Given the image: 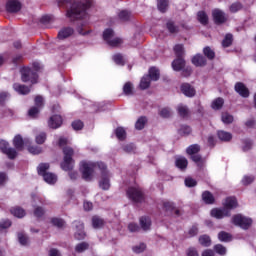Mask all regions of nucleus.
Instances as JSON below:
<instances>
[{"label":"nucleus","instance_id":"09e8293b","mask_svg":"<svg viewBox=\"0 0 256 256\" xmlns=\"http://www.w3.org/2000/svg\"><path fill=\"white\" fill-rule=\"evenodd\" d=\"M233 44V35L227 34L222 41V47H231Z\"/></svg>","mask_w":256,"mask_h":256},{"label":"nucleus","instance_id":"3c124183","mask_svg":"<svg viewBox=\"0 0 256 256\" xmlns=\"http://www.w3.org/2000/svg\"><path fill=\"white\" fill-rule=\"evenodd\" d=\"M203 53L208 59H215V51H213L209 46L203 49Z\"/></svg>","mask_w":256,"mask_h":256},{"label":"nucleus","instance_id":"7c9ffc66","mask_svg":"<svg viewBox=\"0 0 256 256\" xmlns=\"http://www.w3.org/2000/svg\"><path fill=\"white\" fill-rule=\"evenodd\" d=\"M87 249H89V243L80 242V243L76 244L74 251H75V253H85V251H87Z\"/></svg>","mask_w":256,"mask_h":256},{"label":"nucleus","instance_id":"f03ea898","mask_svg":"<svg viewBox=\"0 0 256 256\" xmlns=\"http://www.w3.org/2000/svg\"><path fill=\"white\" fill-rule=\"evenodd\" d=\"M58 7H70L67 17L75 21L76 19H87V9L93 7V0H86L85 3L73 2V0H58Z\"/></svg>","mask_w":256,"mask_h":256},{"label":"nucleus","instance_id":"412c9836","mask_svg":"<svg viewBox=\"0 0 256 256\" xmlns=\"http://www.w3.org/2000/svg\"><path fill=\"white\" fill-rule=\"evenodd\" d=\"M140 227L143 231H150L151 230V218L147 216H142L140 218Z\"/></svg>","mask_w":256,"mask_h":256},{"label":"nucleus","instance_id":"c9c22d12","mask_svg":"<svg viewBox=\"0 0 256 256\" xmlns=\"http://www.w3.org/2000/svg\"><path fill=\"white\" fill-rule=\"evenodd\" d=\"M201 151V146H199L198 144H193V145H190L187 149H186V153L188 155H197V153Z\"/></svg>","mask_w":256,"mask_h":256},{"label":"nucleus","instance_id":"4be33fe9","mask_svg":"<svg viewBox=\"0 0 256 256\" xmlns=\"http://www.w3.org/2000/svg\"><path fill=\"white\" fill-rule=\"evenodd\" d=\"M237 207V199L233 197H229L225 200L224 209L231 211V209H236Z\"/></svg>","mask_w":256,"mask_h":256},{"label":"nucleus","instance_id":"4468645a","mask_svg":"<svg viewBox=\"0 0 256 256\" xmlns=\"http://www.w3.org/2000/svg\"><path fill=\"white\" fill-rule=\"evenodd\" d=\"M74 33H75V30H73V28H71V27H64V28L59 30V32H58V39L60 41H63L65 39H69V37H71V35H73Z\"/></svg>","mask_w":256,"mask_h":256},{"label":"nucleus","instance_id":"8fccbe9b","mask_svg":"<svg viewBox=\"0 0 256 256\" xmlns=\"http://www.w3.org/2000/svg\"><path fill=\"white\" fill-rule=\"evenodd\" d=\"M167 29L169 33H172V34L179 33V26L175 25L174 22L169 21L167 23Z\"/></svg>","mask_w":256,"mask_h":256},{"label":"nucleus","instance_id":"603ef678","mask_svg":"<svg viewBox=\"0 0 256 256\" xmlns=\"http://www.w3.org/2000/svg\"><path fill=\"white\" fill-rule=\"evenodd\" d=\"M123 92L126 95H133V84L131 82H126L123 86Z\"/></svg>","mask_w":256,"mask_h":256},{"label":"nucleus","instance_id":"864d4df0","mask_svg":"<svg viewBox=\"0 0 256 256\" xmlns=\"http://www.w3.org/2000/svg\"><path fill=\"white\" fill-rule=\"evenodd\" d=\"M114 63H116V65H125V58H123V55L121 54H115L113 57H112Z\"/></svg>","mask_w":256,"mask_h":256},{"label":"nucleus","instance_id":"bf43d9fd","mask_svg":"<svg viewBox=\"0 0 256 256\" xmlns=\"http://www.w3.org/2000/svg\"><path fill=\"white\" fill-rule=\"evenodd\" d=\"M243 9V5L240 2H235L230 6L231 13H237V11H241Z\"/></svg>","mask_w":256,"mask_h":256},{"label":"nucleus","instance_id":"338daca9","mask_svg":"<svg viewBox=\"0 0 256 256\" xmlns=\"http://www.w3.org/2000/svg\"><path fill=\"white\" fill-rule=\"evenodd\" d=\"M189 133H191V127H189V126H182L179 129V134L180 135H189Z\"/></svg>","mask_w":256,"mask_h":256},{"label":"nucleus","instance_id":"c85d7f7f","mask_svg":"<svg viewBox=\"0 0 256 256\" xmlns=\"http://www.w3.org/2000/svg\"><path fill=\"white\" fill-rule=\"evenodd\" d=\"M103 225H105V220H103V218L99 216H94L92 218V226L94 227V229H101Z\"/></svg>","mask_w":256,"mask_h":256},{"label":"nucleus","instance_id":"6e6552de","mask_svg":"<svg viewBox=\"0 0 256 256\" xmlns=\"http://www.w3.org/2000/svg\"><path fill=\"white\" fill-rule=\"evenodd\" d=\"M0 151L7 155L10 159H15L17 157V150L15 148L9 147V143L5 140H0Z\"/></svg>","mask_w":256,"mask_h":256},{"label":"nucleus","instance_id":"423d86ee","mask_svg":"<svg viewBox=\"0 0 256 256\" xmlns=\"http://www.w3.org/2000/svg\"><path fill=\"white\" fill-rule=\"evenodd\" d=\"M127 195L134 203H143V201H145L143 191L139 187H130L127 190Z\"/></svg>","mask_w":256,"mask_h":256},{"label":"nucleus","instance_id":"393cba45","mask_svg":"<svg viewBox=\"0 0 256 256\" xmlns=\"http://www.w3.org/2000/svg\"><path fill=\"white\" fill-rule=\"evenodd\" d=\"M132 17L133 15L131 14V12H129V10H121L118 13V19L123 23H125V21H131Z\"/></svg>","mask_w":256,"mask_h":256},{"label":"nucleus","instance_id":"0eeeda50","mask_svg":"<svg viewBox=\"0 0 256 256\" xmlns=\"http://www.w3.org/2000/svg\"><path fill=\"white\" fill-rule=\"evenodd\" d=\"M232 223L237 227H241V229H248L249 227H251V223H253V220L241 214H237L232 217Z\"/></svg>","mask_w":256,"mask_h":256},{"label":"nucleus","instance_id":"f704fd0d","mask_svg":"<svg viewBox=\"0 0 256 256\" xmlns=\"http://www.w3.org/2000/svg\"><path fill=\"white\" fill-rule=\"evenodd\" d=\"M218 138L220 139V141H231V139H233V135H231V133L229 132H225L223 130L218 131Z\"/></svg>","mask_w":256,"mask_h":256},{"label":"nucleus","instance_id":"6ab92c4d","mask_svg":"<svg viewBox=\"0 0 256 256\" xmlns=\"http://www.w3.org/2000/svg\"><path fill=\"white\" fill-rule=\"evenodd\" d=\"M192 63L195 67H205V65H207V59H205L201 54H196L192 58Z\"/></svg>","mask_w":256,"mask_h":256},{"label":"nucleus","instance_id":"ea45409f","mask_svg":"<svg viewBox=\"0 0 256 256\" xmlns=\"http://www.w3.org/2000/svg\"><path fill=\"white\" fill-rule=\"evenodd\" d=\"M11 214L14 215V217H18V219H21L25 217V210H23V208L20 207L12 208Z\"/></svg>","mask_w":256,"mask_h":256},{"label":"nucleus","instance_id":"7ed1b4c3","mask_svg":"<svg viewBox=\"0 0 256 256\" xmlns=\"http://www.w3.org/2000/svg\"><path fill=\"white\" fill-rule=\"evenodd\" d=\"M73 148L66 146L63 148V154H64V160L61 163V169L63 171H70L69 177L73 181L79 177V173L77 171H73V168L75 167V161H73Z\"/></svg>","mask_w":256,"mask_h":256},{"label":"nucleus","instance_id":"473e14b6","mask_svg":"<svg viewBox=\"0 0 256 256\" xmlns=\"http://www.w3.org/2000/svg\"><path fill=\"white\" fill-rule=\"evenodd\" d=\"M192 161L198 165L200 169H203V166L205 165V159L201 157L199 154H194L191 156Z\"/></svg>","mask_w":256,"mask_h":256},{"label":"nucleus","instance_id":"9b49d317","mask_svg":"<svg viewBox=\"0 0 256 256\" xmlns=\"http://www.w3.org/2000/svg\"><path fill=\"white\" fill-rule=\"evenodd\" d=\"M211 216L215 217V219H223V217H231V211L227 208H214L211 210Z\"/></svg>","mask_w":256,"mask_h":256},{"label":"nucleus","instance_id":"58836bf2","mask_svg":"<svg viewBox=\"0 0 256 256\" xmlns=\"http://www.w3.org/2000/svg\"><path fill=\"white\" fill-rule=\"evenodd\" d=\"M225 101L223 100V98H216L213 102H212V109H214L215 111H219V109H221L224 105Z\"/></svg>","mask_w":256,"mask_h":256},{"label":"nucleus","instance_id":"69168bd1","mask_svg":"<svg viewBox=\"0 0 256 256\" xmlns=\"http://www.w3.org/2000/svg\"><path fill=\"white\" fill-rule=\"evenodd\" d=\"M185 185L186 187H195L197 186V181L191 177H187L185 179Z\"/></svg>","mask_w":256,"mask_h":256},{"label":"nucleus","instance_id":"b1692460","mask_svg":"<svg viewBox=\"0 0 256 256\" xmlns=\"http://www.w3.org/2000/svg\"><path fill=\"white\" fill-rule=\"evenodd\" d=\"M202 200L207 205H213V203H215V197L209 191H205V192L202 193Z\"/></svg>","mask_w":256,"mask_h":256},{"label":"nucleus","instance_id":"72a5a7b5","mask_svg":"<svg viewBox=\"0 0 256 256\" xmlns=\"http://www.w3.org/2000/svg\"><path fill=\"white\" fill-rule=\"evenodd\" d=\"M38 175H41L42 177H45V175H47V171H49V163H41L39 164L38 168Z\"/></svg>","mask_w":256,"mask_h":256},{"label":"nucleus","instance_id":"37998d69","mask_svg":"<svg viewBox=\"0 0 256 256\" xmlns=\"http://www.w3.org/2000/svg\"><path fill=\"white\" fill-rule=\"evenodd\" d=\"M199 243L204 247H209L211 245V238L208 235H202L199 237Z\"/></svg>","mask_w":256,"mask_h":256},{"label":"nucleus","instance_id":"5701e85b","mask_svg":"<svg viewBox=\"0 0 256 256\" xmlns=\"http://www.w3.org/2000/svg\"><path fill=\"white\" fill-rule=\"evenodd\" d=\"M13 145L17 151H23V145H25V141H23V137L21 135H17L13 139Z\"/></svg>","mask_w":256,"mask_h":256},{"label":"nucleus","instance_id":"9d476101","mask_svg":"<svg viewBox=\"0 0 256 256\" xmlns=\"http://www.w3.org/2000/svg\"><path fill=\"white\" fill-rule=\"evenodd\" d=\"M212 16L216 25H222V23H225L227 21V16L225 15V12H223V10L214 9L212 11Z\"/></svg>","mask_w":256,"mask_h":256},{"label":"nucleus","instance_id":"052dcab7","mask_svg":"<svg viewBox=\"0 0 256 256\" xmlns=\"http://www.w3.org/2000/svg\"><path fill=\"white\" fill-rule=\"evenodd\" d=\"M51 223L55 227H59V228L64 227L65 225V221H63V219L61 218H52Z\"/></svg>","mask_w":256,"mask_h":256},{"label":"nucleus","instance_id":"de8ad7c7","mask_svg":"<svg viewBox=\"0 0 256 256\" xmlns=\"http://www.w3.org/2000/svg\"><path fill=\"white\" fill-rule=\"evenodd\" d=\"M214 251H216L218 255H227V248L222 244H216L214 246Z\"/></svg>","mask_w":256,"mask_h":256},{"label":"nucleus","instance_id":"f257e3e1","mask_svg":"<svg viewBox=\"0 0 256 256\" xmlns=\"http://www.w3.org/2000/svg\"><path fill=\"white\" fill-rule=\"evenodd\" d=\"M95 169L100 170L99 187L102 188L103 191H109V188L111 187V174H109L107 165H105L103 162L94 163L82 161L80 163V173H82V179H84V181H92Z\"/></svg>","mask_w":256,"mask_h":256},{"label":"nucleus","instance_id":"a211bd4d","mask_svg":"<svg viewBox=\"0 0 256 256\" xmlns=\"http://www.w3.org/2000/svg\"><path fill=\"white\" fill-rule=\"evenodd\" d=\"M13 89L16 91V93H19V95H29V93H31V88L19 83H15L13 85Z\"/></svg>","mask_w":256,"mask_h":256},{"label":"nucleus","instance_id":"79ce46f5","mask_svg":"<svg viewBox=\"0 0 256 256\" xmlns=\"http://www.w3.org/2000/svg\"><path fill=\"white\" fill-rule=\"evenodd\" d=\"M174 53H175L176 57H183V55H185V49L183 48V44L175 45Z\"/></svg>","mask_w":256,"mask_h":256},{"label":"nucleus","instance_id":"a878e982","mask_svg":"<svg viewBox=\"0 0 256 256\" xmlns=\"http://www.w3.org/2000/svg\"><path fill=\"white\" fill-rule=\"evenodd\" d=\"M218 239L223 243H230V241H233V235H231L229 232L221 231L218 233Z\"/></svg>","mask_w":256,"mask_h":256},{"label":"nucleus","instance_id":"20e7f679","mask_svg":"<svg viewBox=\"0 0 256 256\" xmlns=\"http://www.w3.org/2000/svg\"><path fill=\"white\" fill-rule=\"evenodd\" d=\"M103 39L110 45V47H119V45L123 43L121 38L115 37V32L111 28H108L103 32Z\"/></svg>","mask_w":256,"mask_h":256},{"label":"nucleus","instance_id":"6e6d98bb","mask_svg":"<svg viewBox=\"0 0 256 256\" xmlns=\"http://www.w3.org/2000/svg\"><path fill=\"white\" fill-rule=\"evenodd\" d=\"M123 151L125 153H135V150L137 149V147H135V144L133 143H130V144H125L123 147H122Z\"/></svg>","mask_w":256,"mask_h":256},{"label":"nucleus","instance_id":"13d9d810","mask_svg":"<svg viewBox=\"0 0 256 256\" xmlns=\"http://www.w3.org/2000/svg\"><path fill=\"white\" fill-rule=\"evenodd\" d=\"M18 241L22 245H29V237L23 233H18Z\"/></svg>","mask_w":256,"mask_h":256},{"label":"nucleus","instance_id":"a19ab883","mask_svg":"<svg viewBox=\"0 0 256 256\" xmlns=\"http://www.w3.org/2000/svg\"><path fill=\"white\" fill-rule=\"evenodd\" d=\"M151 85V78L149 76H144L140 81V89L145 90L149 89Z\"/></svg>","mask_w":256,"mask_h":256},{"label":"nucleus","instance_id":"1a4fd4ad","mask_svg":"<svg viewBox=\"0 0 256 256\" xmlns=\"http://www.w3.org/2000/svg\"><path fill=\"white\" fill-rule=\"evenodd\" d=\"M73 227L75 229L74 237L77 239V241H82V239H85V227L83 226V223L81 221H74Z\"/></svg>","mask_w":256,"mask_h":256},{"label":"nucleus","instance_id":"c756f323","mask_svg":"<svg viewBox=\"0 0 256 256\" xmlns=\"http://www.w3.org/2000/svg\"><path fill=\"white\" fill-rule=\"evenodd\" d=\"M157 7L161 13H166L169 9V0H157Z\"/></svg>","mask_w":256,"mask_h":256},{"label":"nucleus","instance_id":"e433bc0d","mask_svg":"<svg viewBox=\"0 0 256 256\" xmlns=\"http://www.w3.org/2000/svg\"><path fill=\"white\" fill-rule=\"evenodd\" d=\"M115 135L119 141H125V138L127 137V132H125V128L123 127H118L115 130Z\"/></svg>","mask_w":256,"mask_h":256},{"label":"nucleus","instance_id":"680f3d73","mask_svg":"<svg viewBox=\"0 0 256 256\" xmlns=\"http://www.w3.org/2000/svg\"><path fill=\"white\" fill-rule=\"evenodd\" d=\"M28 151L32 155H39V154H41L43 152L41 147H37V146H30V147H28Z\"/></svg>","mask_w":256,"mask_h":256},{"label":"nucleus","instance_id":"bb28decb","mask_svg":"<svg viewBox=\"0 0 256 256\" xmlns=\"http://www.w3.org/2000/svg\"><path fill=\"white\" fill-rule=\"evenodd\" d=\"M176 167L178 169H181L182 171L187 169V165H189V162L187 161V158L185 157H178L176 158Z\"/></svg>","mask_w":256,"mask_h":256},{"label":"nucleus","instance_id":"cd10ccee","mask_svg":"<svg viewBox=\"0 0 256 256\" xmlns=\"http://www.w3.org/2000/svg\"><path fill=\"white\" fill-rule=\"evenodd\" d=\"M43 179L49 185H55V183H57V175H55L51 172H48L47 174H44Z\"/></svg>","mask_w":256,"mask_h":256},{"label":"nucleus","instance_id":"dca6fc26","mask_svg":"<svg viewBox=\"0 0 256 256\" xmlns=\"http://www.w3.org/2000/svg\"><path fill=\"white\" fill-rule=\"evenodd\" d=\"M236 93H238L241 97L247 98L249 97V89L242 82H237L234 87Z\"/></svg>","mask_w":256,"mask_h":256},{"label":"nucleus","instance_id":"e2e57ef3","mask_svg":"<svg viewBox=\"0 0 256 256\" xmlns=\"http://www.w3.org/2000/svg\"><path fill=\"white\" fill-rule=\"evenodd\" d=\"M28 115L32 119H35V117H37L39 115V108H37V106L30 108L28 111Z\"/></svg>","mask_w":256,"mask_h":256},{"label":"nucleus","instance_id":"4c0bfd02","mask_svg":"<svg viewBox=\"0 0 256 256\" xmlns=\"http://www.w3.org/2000/svg\"><path fill=\"white\" fill-rule=\"evenodd\" d=\"M151 81H159V70L157 68L152 67L149 70V75H147Z\"/></svg>","mask_w":256,"mask_h":256},{"label":"nucleus","instance_id":"c03bdc74","mask_svg":"<svg viewBox=\"0 0 256 256\" xmlns=\"http://www.w3.org/2000/svg\"><path fill=\"white\" fill-rule=\"evenodd\" d=\"M221 119H222V122L225 123V125H229L233 123V115L227 112L222 113Z\"/></svg>","mask_w":256,"mask_h":256},{"label":"nucleus","instance_id":"a18cd8bd","mask_svg":"<svg viewBox=\"0 0 256 256\" xmlns=\"http://www.w3.org/2000/svg\"><path fill=\"white\" fill-rule=\"evenodd\" d=\"M177 111L180 117H188L189 115V108H187V106L179 105Z\"/></svg>","mask_w":256,"mask_h":256},{"label":"nucleus","instance_id":"39448f33","mask_svg":"<svg viewBox=\"0 0 256 256\" xmlns=\"http://www.w3.org/2000/svg\"><path fill=\"white\" fill-rule=\"evenodd\" d=\"M21 75L23 83H32V85H35V83H37V79H39L37 72L28 67H25L21 70Z\"/></svg>","mask_w":256,"mask_h":256},{"label":"nucleus","instance_id":"5fc2aeb1","mask_svg":"<svg viewBox=\"0 0 256 256\" xmlns=\"http://www.w3.org/2000/svg\"><path fill=\"white\" fill-rule=\"evenodd\" d=\"M46 140H47V134L45 132H41L36 136V143L38 145H43Z\"/></svg>","mask_w":256,"mask_h":256},{"label":"nucleus","instance_id":"4d7b16f0","mask_svg":"<svg viewBox=\"0 0 256 256\" xmlns=\"http://www.w3.org/2000/svg\"><path fill=\"white\" fill-rule=\"evenodd\" d=\"M173 115V112L171 111V108H162L160 110V116L164 119H168V117H171Z\"/></svg>","mask_w":256,"mask_h":256},{"label":"nucleus","instance_id":"2f4dec72","mask_svg":"<svg viewBox=\"0 0 256 256\" xmlns=\"http://www.w3.org/2000/svg\"><path fill=\"white\" fill-rule=\"evenodd\" d=\"M197 19L201 25H207L209 23V16H207V13L205 11H199L197 13Z\"/></svg>","mask_w":256,"mask_h":256},{"label":"nucleus","instance_id":"f3484780","mask_svg":"<svg viewBox=\"0 0 256 256\" xmlns=\"http://www.w3.org/2000/svg\"><path fill=\"white\" fill-rule=\"evenodd\" d=\"M181 91L186 97H195V88L189 83L182 84Z\"/></svg>","mask_w":256,"mask_h":256},{"label":"nucleus","instance_id":"2eb2a0df","mask_svg":"<svg viewBox=\"0 0 256 256\" xmlns=\"http://www.w3.org/2000/svg\"><path fill=\"white\" fill-rule=\"evenodd\" d=\"M37 201L39 203H43V198H40L39 196L34 197V215L35 217H43L45 215V209L41 206H37Z\"/></svg>","mask_w":256,"mask_h":256},{"label":"nucleus","instance_id":"774afa93","mask_svg":"<svg viewBox=\"0 0 256 256\" xmlns=\"http://www.w3.org/2000/svg\"><path fill=\"white\" fill-rule=\"evenodd\" d=\"M48 256H61V252L57 248H52L49 250Z\"/></svg>","mask_w":256,"mask_h":256},{"label":"nucleus","instance_id":"49530a36","mask_svg":"<svg viewBox=\"0 0 256 256\" xmlns=\"http://www.w3.org/2000/svg\"><path fill=\"white\" fill-rule=\"evenodd\" d=\"M145 123H147V118L146 117H140L135 124V128L141 131V129L145 128Z\"/></svg>","mask_w":256,"mask_h":256},{"label":"nucleus","instance_id":"0e129e2a","mask_svg":"<svg viewBox=\"0 0 256 256\" xmlns=\"http://www.w3.org/2000/svg\"><path fill=\"white\" fill-rule=\"evenodd\" d=\"M146 247L147 246H145V244L141 243V244L134 246L132 249H133L134 253H143V251H145Z\"/></svg>","mask_w":256,"mask_h":256},{"label":"nucleus","instance_id":"ddd939ff","mask_svg":"<svg viewBox=\"0 0 256 256\" xmlns=\"http://www.w3.org/2000/svg\"><path fill=\"white\" fill-rule=\"evenodd\" d=\"M6 10L8 13H18V11H21V2L19 0H9L6 4Z\"/></svg>","mask_w":256,"mask_h":256},{"label":"nucleus","instance_id":"aec40b11","mask_svg":"<svg viewBox=\"0 0 256 256\" xmlns=\"http://www.w3.org/2000/svg\"><path fill=\"white\" fill-rule=\"evenodd\" d=\"M184 67H185V60L183 59V57H177V59H175L172 62V69L174 71H181Z\"/></svg>","mask_w":256,"mask_h":256},{"label":"nucleus","instance_id":"f8f14e48","mask_svg":"<svg viewBox=\"0 0 256 256\" xmlns=\"http://www.w3.org/2000/svg\"><path fill=\"white\" fill-rule=\"evenodd\" d=\"M61 125H63V118L61 115H53L48 120V127H50V129H59Z\"/></svg>","mask_w":256,"mask_h":256}]
</instances>
